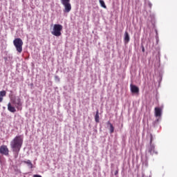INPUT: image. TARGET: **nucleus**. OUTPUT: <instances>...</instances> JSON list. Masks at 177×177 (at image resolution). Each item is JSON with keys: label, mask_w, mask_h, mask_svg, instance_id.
<instances>
[{"label": "nucleus", "mask_w": 177, "mask_h": 177, "mask_svg": "<svg viewBox=\"0 0 177 177\" xmlns=\"http://www.w3.org/2000/svg\"><path fill=\"white\" fill-rule=\"evenodd\" d=\"M23 146V137L21 136H17L10 142V147L14 153L15 158L19 157V153H20V149Z\"/></svg>", "instance_id": "f257e3e1"}, {"label": "nucleus", "mask_w": 177, "mask_h": 177, "mask_svg": "<svg viewBox=\"0 0 177 177\" xmlns=\"http://www.w3.org/2000/svg\"><path fill=\"white\" fill-rule=\"evenodd\" d=\"M13 44L18 53H21V52H23V40L21 39L16 38L13 41Z\"/></svg>", "instance_id": "f03ea898"}, {"label": "nucleus", "mask_w": 177, "mask_h": 177, "mask_svg": "<svg viewBox=\"0 0 177 177\" xmlns=\"http://www.w3.org/2000/svg\"><path fill=\"white\" fill-rule=\"evenodd\" d=\"M11 102L12 104L15 105V107L18 111H21L23 110V103L21 102V99L19 97L12 99Z\"/></svg>", "instance_id": "7ed1b4c3"}, {"label": "nucleus", "mask_w": 177, "mask_h": 177, "mask_svg": "<svg viewBox=\"0 0 177 177\" xmlns=\"http://www.w3.org/2000/svg\"><path fill=\"white\" fill-rule=\"evenodd\" d=\"M63 30V26L61 24H55L53 28L51 34L55 37H60L62 35V30Z\"/></svg>", "instance_id": "20e7f679"}, {"label": "nucleus", "mask_w": 177, "mask_h": 177, "mask_svg": "<svg viewBox=\"0 0 177 177\" xmlns=\"http://www.w3.org/2000/svg\"><path fill=\"white\" fill-rule=\"evenodd\" d=\"M71 0H61V3L64 7V12L65 13H70L71 12Z\"/></svg>", "instance_id": "39448f33"}, {"label": "nucleus", "mask_w": 177, "mask_h": 177, "mask_svg": "<svg viewBox=\"0 0 177 177\" xmlns=\"http://www.w3.org/2000/svg\"><path fill=\"white\" fill-rule=\"evenodd\" d=\"M0 153L3 156H9V149L6 145H1L0 147Z\"/></svg>", "instance_id": "423d86ee"}, {"label": "nucleus", "mask_w": 177, "mask_h": 177, "mask_svg": "<svg viewBox=\"0 0 177 177\" xmlns=\"http://www.w3.org/2000/svg\"><path fill=\"white\" fill-rule=\"evenodd\" d=\"M130 91L131 93H139V87L131 84H130Z\"/></svg>", "instance_id": "0eeeda50"}, {"label": "nucleus", "mask_w": 177, "mask_h": 177, "mask_svg": "<svg viewBox=\"0 0 177 177\" xmlns=\"http://www.w3.org/2000/svg\"><path fill=\"white\" fill-rule=\"evenodd\" d=\"M162 110L161 108L156 107L155 108V116L156 117H161Z\"/></svg>", "instance_id": "6e6552de"}, {"label": "nucleus", "mask_w": 177, "mask_h": 177, "mask_svg": "<svg viewBox=\"0 0 177 177\" xmlns=\"http://www.w3.org/2000/svg\"><path fill=\"white\" fill-rule=\"evenodd\" d=\"M8 111H10V113H16V108L12 106L10 102L8 104Z\"/></svg>", "instance_id": "1a4fd4ad"}, {"label": "nucleus", "mask_w": 177, "mask_h": 177, "mask_svg": "<svg viewBox=\"0 0 177 177\" xmlns=\"http://www.w3.org/2000/svg\"><path fill=\"white\" fill-rule=\"evenodd\" d=\"M155 147L153 145H150L149 147L148 148V152L151 154H157V152L155 151Z\"/></svg>", "instance_id": "9d476101"}, {"label": "nucleus", "mask_w": 177, "mask_h": 177, "mask_svg": "<svg viewBox=\"0 0 177 177\" xmlns=\"http://www.w3.org/2000/svg\"><path fill=\"white\" fill-rule=\"evenodd\" d=\"M131 38L129 37V33L128 32H124V41L125 44H128L130 41Z\"/></svg>", "instance_id": "9b49d317"}, {"label": "nucleus", "mask_w": 177, "mask_h": 177, "mask_svg": "<svg viewBox=\"0 0 177 177\" xmlns=\"http://www.w3.org/2000/svg\"><path fill=\"white\" fill-rule=\"evenodd\" d=\"M107 125H109L110 127V133H114V126L110 122V121L107 122Z\"/></svg>", "instance_id": "f8f14e48"}, {"label": "nucleus", "mask_w": 177, "mask_h": 177, "mask_svg": "<svg viewBox=\"0 0 177 177\" xmlns=\"http://www.w3.org/2000/svg\"><path fill=\"white\" fill-rule=\"evenodd\" d=\"M95 122H99L100 121V117L99 116V111L98 110L96 111V113L95 115Z\"/></svg>", "instance_id": "ddd939ff"}, {"label": "nucleus", "mask_w": 177, "mask_h": 177, "mask_svg": "<svg viewBox=\"0 0 177 177\" xmlns=\"http://www.w3.org/2000/svg\"><path fill=\"white\" fill-rule=\"evenodd\" d=\"M23 162H24V164H27V165L30 167V168H32V163L31 162V160H24Z\"/></svg>", "instance_id": "4468645a"}, {"label": "nucleus", "mask_w": 177, "mask_h": 177, "mask_svg": "<svg viewBox=\"0 0 177 177\" xmlns=\"http://www.w3.org/2000/svg\"><path fill=\"white\" fill-rule=\"evenodd\" d=\"M102 8H104V9H106L107 6H106V3H104V1L103 0H100L99 1Z\"/></svg>", "instance_id": "2eb2a0df"}, {"label": "nucleus", "mask_w": 177, "mask_h": 177, "mask_svg": "<svg viewBox=\"0 0 177 177\" xmlns=\"http://www.w3.org/2000/svg\"><path fill=\"white\" fill-rule=\"evenodd\" d=\"M3 96H6V91H0V97H3Z\"/></svg>", "instance_id": "dca6fc26"}, {"label": "nucleus", "mask_w": 177, "mask_h": 177, "mask_svg": "<svg viewBox=\"0 0 177 177\" xmlns=\"http://www.w3.org/2000/svg\"><path fill=\"white\" fill-rule=\"evenodd\" d=\"M151 143H153V135L151 134V137H150V145H152Z\"/></svg>", "instance_id": "f3484780"}, {"label": "nucleus", "mask_w": 177, "mask_h": 177, "mask_svg": "<svg viewBox=\"0 0 177 177\" xmlns=\"http://www.w3.org/2000/svg\"><path fill=\"white\" fill-rule=\"evenodd\" d=\"M33 177H42V176L38 175V174H35V175H33Z\"/></svg>", "instance_id": "a211bd4d"}, {"label": "nucleus", "mask_w": 177, "mask_h": 177, "mask_svg": "<svg viewBox=\"0 0 177 177\" xmlns=\"http://www.w3.org/2000/svg\"><path fill=\"white\" fill-rule=\"evenodd\" d=\"M3 100V97L0 96V103Z\"/></svg>", "instance_id": "6ab92c4d"}, {"label": "nucleus", "mask_w": 177, "mask_h": 177, "mask_svg": "<svg viewBox=\"0 0 177 177\" xmlns=\"http://www.w3.org/2000/svg\"><path fill=\"white\" fill-rule=\"evenodd\" d=\"M142 50L143 53H145V46H142Z\"/></svg>", "instance_id": "aec40b11"}, {"label": "nucleus", "mask_w": 177, "mask_h": 177, "mask_svg": "<svg viewBox=\"0 0 177 177\" xmlns=\"http://www.w3.org/2000/svg\"><path fill=\"white\" fill-rule=\"evenodd\" d=\"M115 176L118 175V170H116V171H115Z\"/></svg>", "instance_id": "412c9836"}, {"label": "nucleus", "mask_w": 177, "mask_h": 177, "mask_svg": "<svg viewBox=\"0 0 177 177\" xmlns=\"http://www.w3.org/2000/svg\"><path fill=\"white\" fill-rule=\"evenodd\" d=\"M55 78H59V77L56 76Z\"/></svg>", "instance_id": "4be33fe9"}]
</instances>
